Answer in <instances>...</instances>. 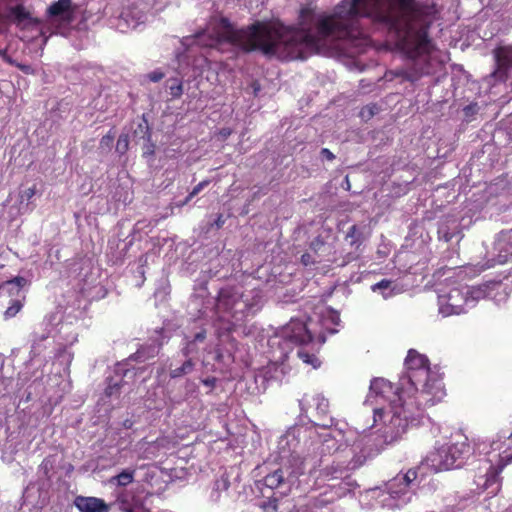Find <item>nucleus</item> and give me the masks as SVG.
Here are the masks:
<instances>
[{"label": "nucleus", "mask_w": 512, "mask_h": 512, "mask_svg": "<svg viewBox=\"0 0 512 512\" xmlns=\"http://www.w3.org/2000/svg\"><path fill=\"white\" fill-rule=\"evenodd\" d=\"M5 393H6L5 380L0 379V396L5 395Z\"/></svg>", "instance_id": "nucleus-53"}, {"label": "nucleus", "mask_w": 512, "mask_h": 512, "mask_svg": "<svg viewBox=\"0 0 512 512\" xmlns=\"http://www.w3.org/2000/svg\"><path fill=\"white\" fill-rule=\"evenodd\" d=\"M35 193V186L23 190L20 194L21 202H23L24 200L29 201L35 195Z\"/></svg>", "instance_id": "nucleus-40"}, {"label": "nucleus", "mask_w": 512, "mask_h": 512, "mask_svg": "<svg viewBox=\"0 0 512 512\" xmlns=\"http://www.w3.org/2000/svg\"><path fill=\"white\" fill-rule=\"evenodd\" d=\"M373 412H374V422H378L380 420L383 419L384 415H385V412L382 408H374L373 409Z\"/></svg>", "instance_id": "nucleus-47"}, {"label": "nucleus", "mask_w": 512, "mask_h": 512, "mask_svg": "<svg viewBox=\"0 0 512 512\" xmlns=\"http://www.w3.org/2000/svg\"><path fill=\"white\" fill-rule=\"evenodd\" d=\"M366 18L403 35L406 40V0H344L334 13L317 11L306 5L300 9L298 28L280 22L255 21L236 29L222 19V31L201 30L183 37L182 45L194 44L222 50L233 45L244 52L260 51L265 56L281 60L306 59L338 40H344L363 51L369 39L360 26Z\"/></svg>", "instance_id": "nucleus-1"}, {"label": "nucleus", "mask_w": 512, "mask_h": 512, "mask_svg": "<svg viewBox=\"0 0 512 512\" xmlns=\"http://www.w3.org/2000/svg\"><path fill=\"white\" fill-rule=\"evenodd\" d=\"M123 427H124L125 429H131V428L133 427V421H132V420H130V419H126V420H124V422H123Z\"/></svg>", "instance_id": "nucleus-56"}, {"label": "nucleus", "mask_w": 512, "mask_h": 512, "mask_svg": "<svg viewBox=\"0 0 512 512\" xmlns=\"http://www.w3.org/2000/svg\"><path fill=\"white\" fill-rule=\"evenodd\" d=\"M298 357L306 364L312 365L314 368H317L320 366L319 359L314 355L310 354L309 352L305 351L304 349H299L297 351Z\"/></svg>", "instance_id": "nucleus-33"}, {"label": "nucleus", "mask_w": 512, "mask_h": 512, "mask_svg": "<svg viewBox=\"0 0 512 512\" xmlns=\"http://www.w3.org/2000/svg\"><path fill=\"white\" fill-rule=\"evenodd\" d=\"M346 183H349L348 177H346ZM350 187V184H348V188Z\"/></svg>", "instance_id": "nucleus-63"}, {"label": "nucleus", "mask_w": 512, "mask_h": 512, "mask_svg": "<svg viewBox=\"0 0 512 512\" xmlns=\"http://www.w3.org/2000/svg\"><path fill=\"white\" fill-rule=\"evenodd\" d=\"M148 137H152V131L147 119L143 115L141 121L137 123L133 130V140L140 144L143 140H148Z\"/></svg>", "instance_id": "nucleus-20"}, {"label": "nucleus", "mask_w": 512, "mask_h": 512, "mask_svg": "<svg viewBox=\"0 0 512 512\" xmlns=\"http://www.w3.org/2000/svg\"><path fill=\"white\" fill-rule=\"evenodd\" d=\"M320 262V260H317L315 257H313L310 253H304L301 256V263L305 266L313 265L315 263Z\"/></svg>", "instance_id": "nucleus-41"}, {"label": "nucleus", "mask_w": 512, "mask_h": 512, "mask_svg": "<svg viewBox=\"0 0 512 512\" xmlns=\"http://www.w3.org/2000/svg\"><path fill=\"white\" fill-rule=\"evenodd\" d=\"M312 445L315 446L313 448V450H316V453L320 457H319V459H316V460L314 458L309 459L312 462L311 469L309 471L310 473L316 467L321 466L324 456L333 454L338 451H343L341 449L342 444L339 443V441L334 436H332L330 433L325 434L323 436V440L321 441V443H317V444L312 443Z\"/></svg>", "instance_id": "nucleus-11"}, {"label": "nucleus", "mask_w": 512, "mask_h": 512, "mask_svg": "<svg viewBox=\"0 0 512 512\" xmlns=\"http://www.w3.org/2000/svg\"><path fill=\"white\" fill-rule=\"evenodd\" d=\"M260 297L245 293L235 286L222 288L217 296L216 308L219 313L230 316L235 322L243 321L249 314L259 310Z\"/></svg>", "instance_id": "nucleus-4"}, {"label": "nucleus", "mask_w": 512, "mask_h": 512, "mask_svg": "<svg viewBox=\"0 0 512 512\" xmlns=\"http://www.w3.org/2000/svg\"><path fill=\"white\" fill-rule=\"evenodd\" d=\"M74 505L80 512H109V506L97 497L77 496Z\"/></svg>", "instance_id": "nucleus-16"}, {"label": "nucleus", "mask_w": 512, "mask_h": 512, "mask_svg": "<svg viewBox=\"0 0 512 512\" xmlns=\"http://www.w3.org/2000/svg\"><path fill=\"white\" fill-rule=\"evenodd\" d=\"M501 288L500 282H489L485 283L483 285H480L479 287L473 289L472 295L473 298L479 299V298H491L494 295V291Z\"/></svg>", "instance_id": "nucleus-21"}, {"label": "nucleus", "mask_w": 512, "mask_h": 512, "mask_svg": "<svg viewBox=\"0 0 512 512\" xmlns=\"http://www.w3.org/2000/svg\"><path fill=\"white\" fill-rule=\"evenodd\" d=\"M216 381H217V380H216V378H215V377H208V378L204 379L202 382H203V384H204L205 386H208V387L213 388V387H215V385H216Z\"/></svg>", "instance_id": "nucleus-50"}, {"label": "nucleus", "mask_w": 512, "mask_h": 512, "mask_svg": "<svg viewBox=\"0 0 512 512\" xmlns=\"http://www.w3.org/2000/svg\"><path fill=\"white\" fill-rule=\"evenodd\" d=\"M252 86H253V89H254V93L257 94V92L260 90L259 83L254 82Z\"/></svg>", "instance_id": "nucleus-58"}, {"label": "nucleus", "mask_w": 512, "mask_h": 512, "mask_svg": "<svg viewBox=\"0 0 512 512\" xmlns=\"http://www.w3.org/2000/svg\"><path fill=\"white\" fill-rule=\"evenodd\" d=\"M471 454V447L466 439L452 444H445L429 453L424 462L434 472L460 468Z\"/></svg>", "instance_id": "nucleus-5"}, {"label": "nucleus", "mask_w": 512, "mask_h": 512, "mask_svg": "<svg viewBox=\"0 0 512 512\" xmlns=\"http://www.w3.org/2000/svg\"><path fill=\"white\" fill-rule=\"evenodd\" d=\"M9 304L8 308L4 312L6 319L14 317L22 308V302L20 298H13L6 300Z\"/></svg>", "instance_id": "nucleus-31"}, {"label": "nucleus", "mask_w": 512, "mask_h": 512, "mask_svg": "<svg viewBox=\"0 0 512 512\" xmlns=\"http://www.w3.org/2000/svg\"><path fill=\"white\" fill-rule=\"evenodd\" d=\"M26 284V278L21 276H17L0 284V302H5L6 300L13 298H23L21 295V289Z\"/></svg>", "instance_id": "nucleus-14"}, {"label": "nucleus", "mask_w": 512, "mask_h": 512, "mask_svg": "<svg viewBox=\"0 0 512 512\" xmlns=\"http://www.w3.org/2000/svg\"><path fill=\"white\" fill-rule=\"evenodd\" d=\"M193 197H190V193L187 195V197L179 204V206H184L188 204Z\"/></svg>", "instance_id": "nucleus-57"}, {"label": "nucleus", "mask_w": 512, "mask_h": 512, "mask_svg": "<svg viewBox=\"0 0 512 512\" xmlns=\"http://www.w3.org/2000/svg\"><path fill=\"white\" fill-rule=\"evenodd\" d=\"M168 338L163 328L156 329L154 335L150 337V343L142 345L129 359L137 362H146L154 359Z\"/></svg>", "instance_id": "nucleus-9"}, {"label": "nucleus", "mask_w": 512, "mask_h": 512, "mask_svg": "<svg viewBox=\"0 0 512 512\" xmlns=\"http://www.w3.org/2000/svg\"><path fill=\"white\" fill-rule=\"evenodd\" d=\"M300 429L291 428L280 437L278 449L281 462L275 470L263 478V484L272 490H279L281 495H287L298 485V480L305 473L309 458L302 455Z\"/></svg>", "instance_id": "nucleus-3"}, {"label": "nucleus", "mask_w": 512, "mask_h": 512, "mask_svg": "<svg viewBox=\"0 0 512 512\" xmlns=\"http://www.w3.org/2000/svg\"><path fill=\"white\" fill-rule=\"evenodd\" d=\"M428 473V467L422 461L419 465L408 469L405 473L400 472L393 479L386 483L387 493L392 497H400L409 491L419 487Z\"/></svg>", "instance_id": "nucleus-6"}, {"label": "nucleus", "mask_w": 512, "mask_h": 512, "mask_svg": "<svg viewBox=\"0 0 512 512\" xmlns=\"http://www.w3.org/2000/svg\"><path fill=\"white\" fill-rule=\"evenodd\" d=\"M0 56L8 63H12L11 58L6 54V50L0 49Z\"/></svg>", "instance_id": "nucleus-54"}, {"label": "nucleus", "mask_w": 512, "mask_h": 512, "mask_svg": "<svg viewBox=\"0 0 512 512\" xmlns=\"http://www.w3.org/2000/svg\"><path fill=\"white\" fill-rule=\"evenodd\" d=\"M123 510H124L125 512H132V509H131V508H127V507L123 508Z\"/></svg>", "instance_id": "nucleus-59"}, {"label": "nucleus", "mask_w": 512, "mask_h": 512, "mask_svg": "<svg viewBox=\"0 0 512 512\" xmlns=\"http://www.w3.org/2000/svg\"><path fill=\"white\" fill-rule=\"evenodd\" d=\"M207 328L204 325L196 327L194 330H191L189 333H185L184 336L188 337L193 342L198 345H202L207 340Z\"/></svg>", "instance_id": "nucleus-27"}, {"label": "nucleus", "mask_w": 512, "mask_h": 512, "mask_svg": "<svg viewBox=\"0 0 512 512\" xmlns=\"http://www.w3.org/2000/svg\"><path fill=\"white\" fill-rule=\"evenodd\" d=\"M113 142V137L110 135H105L101 138L100 145L109 147Z\"/></svg>", "instance_id": "nucleus-48"}, {"label": "nucleus", "mask_w": 512, "mask_h": 512, "mask_svg": "<svg viewBox=\"0 0 512 512\" xmlns=\"http://www.w3.org/2000/svg\"><path fill=\"white\" fill-rule=\"evenodd\" d=\"M348 470V466L346 461L342 460H334L331 464L326 465L322 470L321 474L325 477L331 479H339L346 478Z\"/></svg>", "instance_id": "nucleus-18"}, {"label": "nucleus", "mask_w": 512, "mask_h": 512, "mask_svg": "<svg viewBox=\"0 0 512 512\" xmlns=\"http://www.w3.org/2000/svg\"><path fill=\"white\" fill-rule=\"evenodd\" d=\"M174 400H175V402L179 403V402H181L183 400V398L179 397V398L174 399Z\"/></svg>", "instance_id": "nucleus-60"}, {"label": "nucleus", "mask_w": 512, "mask_h": 512, "mask_svg": "<svg viewBox=\"0 0 512 512\" xmlns=\"http://www.w3.org/2000/svg\"><path fill=\"white\" fill-rule=\"evenodd\" d=\"M286 338L297 345H306L313 336L302 321H292L286 330Z\"/></svg>", "instance_id": "nucleus-13"}, {"label": "nucleus", "mask_w": 512, "mask_h": 512, "mask_svg": "<svg viewBox=\"0 0 512 512\" xmlns=\"http://www.w3.org/2000/svg\"><path fill=\"white\" fill-rule=\"evenodd\" d=\"M185 387L187 391H193L195 388V383L190 380H187L185 383Z\"/></svg>", "instance_id": "nucleus-55"}, {"label": "nucleus", "mask_w": 512, "mask_h": 512, "mask_svg": "<svg viewBox=\"0 0 512 512\" xmlns=\"http://www.w3.org/2000/svg\"><path fill=\"white\" fill-rule=\"evenodd\" d=\"M278 498L270 497L266 502L263 503V508L266 512H276L278 510Z\"/></svg>", "instance_id": "nucleus-38"}, {"label": "nucleus", "mask_w": 512, "mask_h": 512, "mask_svg": "<svg viewBox=\"0 0 512 512\" xmlns=\"http://www.w3.org/2000/svg\"><path fill=\"white\" fill-rule=\"evenodd\" d=\"M312 402L315 405V409L318 416H326L328 413L329 402L321 395L312 397Z\"/></svg>", "instance_id": "nucleus-29"}, {"label": "nucleus", "mask_w": 512, "mask_h": 512, "mask_svg": "<svg viewBox=\"0 0 512 512\" xmlns=\"http://www.w3.org/2000/svg\"><path fill=\"white\" fill-rule=\"evenodd\" d=\"M47 28L52 34L68 36L74 20L72 0H58L47 8Z\"/></svg>", "instance_id": "nucleus-7"}, {"label": "nucleus", "mask_w": 512, "mask_h": 512, "mask_svg": "<svg viewBox=\"0 0 512 512\" xmlns=\"http://www.w3.org/2000/svg\"><path fill=\"white\" fill-rule=\"evenodd\" d=\"M374 114L373 110L369 108V115L372 116Z\"/></svg>", "instance_id": "nucleus-61"}, {"label": "nucleus", "mask_w": 512, "mask_h": 512, "mask_svg": "<svg viewBox=\"0 0 512 512\" xmlns=\"http://www.w3.org/2000/svg\"><path fill=\"white\" fill-rule=\"evenodd\" d=\"M461 298V293L458 289H453L446 296L439 298V312L443 316L452 314H460L463 310L462 304L457 301Z\"/></svg>", "instance_id": "nucleus-15"}, {"label": "nucleus", "mask_w": 512, "mask_h": 512, "mask_svg": "<svg viewBox=\"0 0 512 512\" xmlns=\"http://www.w3.org/2000/svg\"><path fill=\"white\" fill-rule=\"evenodd\" d=\"M139 262L141 263V265L138 267L137 272L139 273V275L141 277H144L145 271H144L143 266H144V264L147 263V258L142 256V257H140Z\"/></svg>", "instance_id": "nucleus-49"}, {"label": "nucleus", "mask_w": 512, "mask_h": 512, "mask_svg": "<svg viewBox=\"0 0 512 512\" xmlns=\"http://www.w3.org/2000/svg\"><path fill=\"white\" fill-rule=\"evenodd\" d=\"M319 421L314 422L316 426L323 427V428H330L334 424V419L331 417L326 416H318Z\"/></svg>", "instance_id": "nucleus-39"}, {"label": "nucleus", "mask_w": 512, "mask_h": 512, "mask_svg": "<svg viewBox=\"0 0 512 512\" xmlns=\"http://www.w3.org/2000/svg\"><path fill=\"white\" fill-rule=\"evenodd\" d=\"M492 54L496 67L489 77L494 79L495 82H504L512 71V46L496 47Z\"/></svg>", "instance_id": "nucleus-8"}, {"label": "nucleus", "mask_w": 512, "mask_h": 512, "mask_svg": "<svg viewBox=\"0 0 512 512\" xmlns=\"http://www.w3.org/2000/svg\"><path fill=\"white\" fill-rule=\"evenodd\" d=\"M389 392H392V384L384 378H376L371 381L370 394L367 397L365 404L370 401V397L374 394L376 397H385Z\"/></svg>", "instance_id": "nucleus-19"}, {"label": "nucleus", "mask_w": 512, "mask_h": 512, "mask_svg": "<svg viewBox=\"0 0 512 512\" xmlns=\"http://www.w3.org/2000/svg\"><path fill=\"white\" fill-rule=\"evenodd\" d=\"M452 229L447 223H442L438 228V235L439 239L444 240L445 242L451 241L457 234H459V231H457V224L453 221L452 222Z\"/></svg>", "instance_id": "nucleus-26"}, {"label": "nucleus", "mask_w": 512, "mask_h": 512, "mask_svg": "<svg viewBox=\"0 0 512 512\" xmlns=\"http://www.w3.org/2000/svg\"><path fill=\"white\" fill-rule=\"evenodd\" d=\"M135 469H124L119 474L110 479V483H116L118 486L126 487L134 480Z\"/></svg>", "instance_id": "nucleus-25"}, {"label": "nucleus", "mask_w": 512, "mask_h": 512, "mask_svg": "<svg viewBox=\"0 0 512 512\" xmlns=\"http://www.w3.org/2000/svg\"><path fill=\"white\" fill-rule=\"evenodd\" d=\"M129 148L128 134H121L116 143V151L119 154H125Z\"/></svg>", "instance_id": "nucleus-35"}, {"label": "nucleus", "mask_w": 512, "mask_h": 512, "mask_svg": "<svg viewBox=\"0 0 512 512\" xmlns=\"http://www.w3.org/2000/svg\"><path fill=\"white\" fill-rule=\"evenodd\" d=\"M310 405V400L305 396L299 400V407L301 410V415H305L307 413V406Z\"/></svg>", "instance_id": "nucleus-45"}, {"label": "nucleus", "mask_w": 512, "mask_h": 512, "mask_svg": "<svg viewBox=\"0 0 512 512\" xmlns=\"http://www.w3.org/2000/svg\"><path fill=\"white\" fill-rule=\"evenodd\" d=\"M195 365L196 363L193 358H186L182 365L174 369H170L169 376L172 379H176L188 375L194 371Z\"/></svg>", "instance_id": "nucleus-23"}, {"label": "nucleus", "mask_w": 512, "mask_h": 512, "mask_svg": "<svg viewBox=\"0 0 512 512\" xmlns=\"http://www.w3.org/2000/svg\"><path fill=\"white\" fill-rule=\"evenodd\" d=\"M309 247L315 255L318 257H323L324 251L326 250V242L321 236H317L311 241Z\"/></svg>", "instance_id": "nucleus-32"}, {"label": "nucleus", "mask_w": 512, "mask_h": 512, "mask_svg": "<svg viewBox=\"0 0 512 512\" xmlns=\"http://www.w3.org/2000/svg\"><path fill=\"white\" fill-rule=\"evenodd\" d=\"M214 224L217 226V228H220L224 224V219L222 215H219L217 219L215 220Z\"/></svg>", "instance_id": "nucleus-52"}, {"label": "nucleus", "mask_w": 512, "mask_h": 512, "mask_svg": "<svg viewBox=\"0 0 512 512\" xmlns=\"http://www.w3.org/2000/svg\"><path fill=\"white\" fill-rule=\"evenodd\" d=\"M362 232L359 230V228L356 225H352L346 235V238H351V245H354L360 241Z\"/></svg>", "instance_id": "nucleus-37"}, {"label": "nucleus", "mask_w": 512, "mask_h": 512, "mask_svg": "<svg viewBox=\"0 0 512 512\" xmlns=\"http://www.w3.org/2000/svg\"><path fill=\"white\" fill-rule=\"evenodd\" d=\"M371 289L373 292H381L385 299L391 297L396 293V285H394L393 281L388 279H382L381 281L372 285Z\"/></svg>", "instance_id": "nucleus-24"}, {"label": "nucleus", "mask_w": 512, "mask_h": 512, "mask_svg": "<svg viewBox=\"0 0 512 512\" xmlns=\"http://www.w3.org/2000/svg\"><path fill=\"white\" fill-rule=\"evenodd\" d=\"M480 107L477 103H471L463 108L464 117L467 121H471L478 114Z\"/></svg>", "instance_id": "nucleus-36"}, {"label": "nucleus", "mask_w": 512, "mask_h": 512, "mask_svg": "<svg viewBox=\"0 0 512 512\" xmlns=\"http://www.w3.org/2000/svg\"><path fill=\"white\" fill-rule=\"evenodd\" d=\"M495 250L498 252L499 263H505L512 257V228L500 232L495 242Z\"/></svg>", "instance_id": "nucleus-17"}, {"label": "nucleus", "mask_w": 512, "mask_h": 512, "mask_svg": "<svg viewBox=\"0 0 512 512\" xmlns=\"http://www.w3.org/2000/svg\"><path fill=\"white\" fill-rule=\"evenodd\" d=\"M406 375L400 378V387L395 398L390 400V419L385 424V439L392 442L406 433L409 425L415 420V412L419 410V401L413 400L410 393L416 391L420 396L431 395L425 399L433 405L445 395L442 381L432 372L429 360L425 355L414 349L408 351L405 359Z\"/></svg>", "instance_id": "nucleus-2"}, {"label": "nucleus", "mask_w": 512, "mask_h": 512, "mask_svg": "<svg viewBox=\"0 0 512 512\" xmlns=\"http://www.w3.org/2000/svg\"><path fill=\"white\" fill-rule=\"evenodd\" d=\"M115 377L107 378V386L105 388V395L107 397H118L121 393V388L124 384L123 378L133 377L135 372L126 367L125 364H118L115 368Z\"/></svg>", "instance_id": "nucleus-12"}, {"label": "nucleus", "mask_w": 512, "mask_h": 512, "mask_svg": "<svg viewBox=\"0 0 512 512\" xmlns=\"http://www.w3.org/2000/svg\"><path fill=\"white\" fill-rule=\"evenodd\" d=\"M118 500L121 501L123 504H126L124 500H121V496L118 497Z\"/></svg>", "instance_id": "nucleus-62"}, {"label": "nucleus", "mask_w": 512, "mask_h": 512, "mask_svg": "<svg viewBox=\"0 0 512 512\" xmlns=\"http://www.w3.org/2000/svg\"><path fill=\"white\" fill-rule=\"evenodd\" d=\"M320 156L322 159H326L328 161H333L335 159V155L328 148H322Z\"/></svg>", "instance_id": "nucleus-44"}, {"label": "nucleus", "mask_w": 512, "mask_h": 512, "mask_svg": "<svg viewBox=\"0 0 512 512\" xmlns=\"http://www.w3.org/2000/svg\"><path fill=\"white\" fill-rule=\"evenodd\" d=\"M403 78L407 81H410V82H414L417 80V77L412 74V73H409V72H404L403 73Z\"/></svg>", "instance_id": "nucleus-51"}, {"label": "nucleus", "mask_w": 512, "mask_h": 512, "mask_svg": "<svg viewBox=\"0 0 512 512\" xmlns=\"http://www.w3.org/2000/svg\"><path fill=\"white\" fill-rule=\"evenodd\" d=\"M52 467L51 462L48 459H44L39 466L40 471L43 472L45 476H48L49 470Z\"/></svg>", "instance_id": "nucleus-46"}, {"label": "nucleus", "mask_w": 512, "mask_h": 512, "mask_svg": "<svg viewBox=\"0 0 512 512\" xmlns=\"http://www.w3.org/2000/svg\"><path fill=\"white\" fill-rule=\"evenodd\" d=\"M147 77L152 82H159L160 80H162L164 78V73L159 70H155V71L150 72L147 75Z\"/></svg>", "instance_id": "nucleus-43"}, {"label": "nucleus", "mask_w": 512, "mask_h": 512, "mask_svg": "<svg viewBox=\"0 0 512 512\" xmlns=\"http://www.w3.org/2000/svg\"><path fill=\"white\" fill-rule=\"evenodd\" d=\"M167 87L173 98H180L183 94V85L178 78H170L167 80Z\"/></svg>", "instance_id": "nucleus-30"}, {"label": "nucleus", "mask_w": 512, "mask_h": 512, "mask_svg": "<svg viewBox=\"0 0 512 512\" xmlns=\"http://www.w3.org/2000/svg\"><path fill=\"white\" fill-rule=\"evenodd\" d=\"M345 456L350 457L346 464L350 472L362 467L372 455L371 445L364 439L355 441L350 448L345 449Z\"/></svg>", "instance_id": "nucleus-10"}, {"label": "nucleus", "mask_w": 512, "mask_h": 512, "mask_svg": "<svg viewBox=\"0 0 512 512\" xmlns=\"http://www.w3.org/2000/svg\"><path fill=\"white\" fill-rule=\"evenodd\" d=\"M209 180H203L200 183H198L190 192V197H195L197 194H199L206 186L209 184Z\"/></svg>", "instance_id": "nucleus-42"}, {"label": "nucleus", "mask_w": 512, "mask_h": 512, "mask_svg": "<svg viewBox=\"0 0 512 512\" xmlns=\"http://www.w3.org/2000/svg\"><path fill=\"white\" fill-rule=\"evenodd\" d=\"M200 350V345L190 340L188 337H183L182 347L180 353L185 358H192L193 355H196Z\"/></svg>", "instance_id": "nucleus-28"}, {"label": "nucleus", "mask_w": 512, "mask_h": 512, "mask_svg": "<svg viewBox=\"0 0 512 512\" xmlns=\"http://www.w3.org/2000/svg\"><path fill=\"white\" fill-rule=\"evenodd\" d=\"M230 487V482L227 477L221 476L213 482V486L209 495L211 502L216 503L220 500L221 493L227 491Z\"/></svg>", "instance_id": "nucleus-22"}, {"label": "nucleus", "mask_w": 512, "mask_h": 512, "mask_svg": "<svg viewBox=\"0 0 512 512\" xmlns=\"http://www.w3.org/2000/svg\"><path fill=\"white\" fill-rule=\"evenodd\" d=\"M140 144L142 145L143 157L152 158L155 155L156 145L152 141L151 137H148V140H143Z\"/></svg>", "instance_id": "nucleus-34"}]
</instances>
